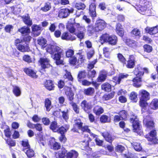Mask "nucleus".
<instances>
[{
	"mask_svg": "<svg viewBox=\"0 0 158 158\" xmlns=\"http://www.w3.org/2000/svg\"><path fill=\"white\" fill-rule=\"evenodd\" d=\"M139 101V105L140 107L141 111L146 108L148 105L147 101L150 98V93L144 89H141L138 92V94Z\"/></svg>",
	"mask_w": 158,
	"mask_h": 158,
	"instance_id": "7ed1b4c3",
	"label": "nucleus"
},
{
	"mask_svg": "<svg viewBox=\"0 0 158 158\" xmlns=\"http://www.w3.org/2000/svg\"><path fill=\"white\" fill-rule=\"evenodd\" d=\"M6 143L8 144L9 148L15 147L16 146V141L13 140L10 138L5 139Z\"/></svg>",
	"mask_w": 158,
	"mask_h": 158,
	"instance_id": "6e6d98bb",
	"label": "nucleus"
},
{
	"mask_svg": "<svg viewBox=\"0 0 158 158\" xmlns=\"http://www.w3.org/2000/svg\"><path fill=\"white\" fill-rule=\"evenodd\" d=\"M106 73L103 72L99 74L97 78V81L98 82H102L105 81L107 77Z\"/></svg>",
	"mask_w": 158,
	"mask_h": 158,
	"instance_id": "3c124183",
	"label": "nucleus"
},
{
	"mask_svg": "<svg viewBox=\"0 0 158 158\" xmlns=\"http://www.w3.org/2000/svg\"><path fill=\"white\" fill-rule=\"evenodd\" d=\"M136 62L135 57L134 55H129L128 60L125 62L123 66H125L128 69H131L133 68L135 65Z\"/></svg>",
	"mask_w": 158,
	"mask_h": 158,
	"instance_id": "ddd939ff",
	"label": "nucleus"
},
{
	"mask_svg": "<svg viewBox=\"0 0 158 158\" xmlns=\"http://www.w3.org/2000/svg\"><path fill=\"white\" fill-rule=\"evenodd\" d=\"M26 154L28 158H31L34 157L35 156V152L34 150L31 147L26 149L25 151Z\"/></svg>",
	"mask_w": 158,
	"mask_h": 158,
	"instance_id": "09e8293b",
	"label": "nucleus"
},
{
	"mask_svg": "<svg viewBox=\"0 0 158 158\" xmlns=\"http://www.w3.org/2000/svg\"><path fill=\"white\" fill-rule=\"evenodd\" d=\"M74 53V51L71 49L69 48L65 52V56L67 58H71L73 56Z\"/></svg>",
	"mask_w": 158,
	"mask_h": 158,
	"instance_id": "0e129e2a",
	"label": "nucleus"
},
{
	"mask_svg": "<svg viewBox=\"0 0 158 158\" xmlns=\"http://www.w3.org/2000/svg\"><path fill=\"white\" fill-rule=\"evenodd\" d=\"M69 64L72 66H74L79 64V60L75 56L69 58Z\"/></svg>",
	"mask_w": 158,
	"mask_h": 158,
	"instance_id": "ea45409f",
	"label": "nucleus"
},
{
	"mask_svg": "<svg viewBox=\"0 0 158 158\" xmlns=\"http://www.w3.org/2000/svg\"><path fill=\"white\" fill-rule=\"evenodd\" d=\"M137 94L135 91L131 92L129 95V99L133 101L134 102H136L137 101Z\"/></svg>",
	"mask_w": 158,
	"mask_h": 158,
	"instance_id": "603ef678",
	"label": "nucleus"
},
{
	"mask_svg": "<svg viewBox=\"0 0 158 158\" xmlns=\"http://www.w3.org/2000/svg\"><path fill=\"white\" fill-rule=\"evenodd\" d=\"M129 121L132 124V130L135 132L138 133L140 130V124L138 119L136 116L133 115L129 119Z\"/></svg>",
	"mask_w": 158,
	"mask_h": 158,
	"instance_id": "1a4fd4ad",
	"label": "nucleus"
},
{
	"mask_svg": "<svg viewBox=\"0 0 158 158\" xmlns=\"http://www.w3.org/2000/svg\"><path fill=\"white\" fill-rule=\"evenodd\" d=\"M47 52L52 55H54L53 59L56 61L57 65L63 64V61L60 60L61 56L63 55V50L60 47L53 45H51L47 48Z\"/></svg>",
	"mask_w": 158,
	"mask_h": 158,
	"instance_id": "f03ea898",
	"label": "nucleus"
},
{
	"mask_svg": "<svg viewBox=\"0 0 158 158\" xmlns=\"http://www.w3.org/2000/svg\"><path fill=\"white\" fill-rule=\"evenodd\" d=\"M76 8L78 10H84L86 7L85 5L83 3L81 2H78L76 3L75 4Z\"/></svg>",
	"mask_w": 158,
	"mask_h": 158,
	"instance_id": "e2e57ef3",
	"label": "nucleus"
},
{
	"mask_svg": "<svg viewBox=\"0 0 158 158\" xmlns=\"http://www.w3.org/2000/svg\"><path fill=\"white\" fill-rule=\"evenodd\" d=\"M48 144L50 148L54 150H58L61 147L60 143L56 141L54 137H52L50 139Z\"/></svg>",
	"mask_w": 158,
	"mask_h": 158,
	"instance_id": "f8f14e48",
	"label": "nucleus"
},
{
	"mask_svg": "<svg viewBox=\"0 0 158 158\" xmlns=\"http://www.w3.org/2000/svg\"><path fill=\"white\" fill-rule=\"evenodd\" d=\"M23 40L19 38L16 39L14 41V44L16 48L20 52H29L31 51L30 47L28 44L26 45L22 44Z\"/></svg>",
	"mask_w": 158,
	"mask_h": 158,
	"instance_id": "0eeeda50",
	"label": "nucleus"
},
{
	"mask_svg": "<svg viewBox=\"0 0 158 158\" xmlns=\"http://www.w3.org/2000/svg\"><path fill=\"white\" fill-rule=\"evenodd\" d=\"M133 72L136 76L142 77L143 76L144 72L148 73L149 71L148 68L146 67L143 68L140 64H138L135 68Z\"/></svg>",
	"mask_w": 158,
	"mask_h": 158,
	"instance_id": "9b49d317",
	"label": "nucleus"
},
{
	"mask_svg": "<svg viewBox=\"0 0 158 158\" xmlns=\"http://www.w3.org/2000/svg\"><path fill=\"white\" fill-rule=\"evenodd\" d=\"M59 126L57 121H53L50 123L49 128L53 132H56Z\"/></svg>",
	"mask_w": 158,
	"mask_h": 158,
	"instance_id": "a19ab883",
	"label": "nucleus"
},
{
	"mask_svg": "<svg viewBox=\"0 0 158 158\" xmlns=\"http://www.w3.org/2000/svg\"><path fill=\"white\" fill-rule=\"evenodd\" d=\"M64 80H59L57 83V86L59 89H61L63 88L65 85V82H67L68 81H66V79H67L68 81H70L68 83V85H72V84L71 82H73V78L70 72H67L63 77Z\"/></svg>",
	"mask_w": 158,
	"mask_h": 158,
	"instance_id": "6e6552de",
	"label": "nucleus"
},
{
	"mask_svg": "<svg viewBox=\"0 0 158 158\" xmlns=\"http://www.w3.org/2000/svg\"><path fill=\"white\" fill-rule=\"evenodd\" d=\"M21 144L22 146L24 148L22 150L24 152H25L27 149L30 148L31 147V146L29 144L28 141V140L26 141H22Z\"/></svg>",
	"mask_w": 158,
	"mask_h": 158,
	"instance_id": "680f3d73",
	"label": "nucleus"
},
{
	"mask_svg": "<svg viewBox=\"0 0 158 158\" xmlns=\"http://www.w3.org/2000/svg\"><path fill=\"white\" fill-rule=\"evenodd\" d=\"M44 85L46 89L49 91L54 90L55 89V86L52 80H46L44 82Z\"/></svg>",
	"mask_w": 158,
	"mask_h": 158,
	"instance_id": "5701e85b",
	"label": "nucleus"
},
{
	"mask_svg": "<svg viewBox=\"0 0 158 158\" xmlns=\"http://www.w3.org/2000/svg\"><path fill=\"white\" fill-rule=\"evenodd\" d=\"M64 91L65 94L68 97L69 100L71 102H73L74 99V94L71 88L68 86H65Z\"/></svg>",
	"mask_w": 158,
	"mask_h": 158,
	"instance_id": "412c9836",
	"label": "nucleus"
},
{
	"mask_svg": "<svg viewBox=\"0 0 158 158\" xmlns=\"http://www.w3.org/2000/svg\"><path fill=\"white\" fill-rule=\"evenodd\" d=\"M89 13L92 19H94L96 17V6L94 3H91L89 5Z\"/></svg>",
	"mask_w": 158,
	"mask_h": 158,
	"instance_id": "4be33fe9",
	"label": "nucleus"
},
{
	"mask_svg": "<svg viewBox=\"0 0 158 158\" xmlns=\"http://www.w3.org/2000/svg\"><path fill=\"white\" fill-rule=\"evenodd\" d=\"M96 75V73L95 70L93 69L92 70H89L88 71L87 76L88 77L91 78L93 80V78L95 77Z\"/></svg>",
	"mask_w": 158,
	"mask_h": 158,
	"instance_id": "69168bd1",
	"label": "nucleus"
},
{
	"mask_svg": "<svg viewBox=\"0 0 158 158\" xmlns=\"http://www.w3.org/2000/svg\"><path fill=\"white\" fill-rule=\"evenodd\" d=\"M18 31L22 34L28 35L30 32V29L25 26L23 27L18 30Z\"/></svg>",
	"mask_w": 158,
	"mask_h": 158,
	"instance_id": "79ce46f5",
	"label": "nucleus"
},
{
	"mask_svg": "<svg viewBox=\"0 0 158 158\" xmlns=\"http://www.w3.org/2000/svg\"><path fill=\"white\" fill-rule=\"evenodd\" d=\"M68 151L64 147H62L61 150L56 154V158H77L79 154L77 151L74 150Z\"/></svg>",
	"mask_w": 158,
	"mask_h": 158,
	"instance_id": "20e7f679",
	"label": "nucleus"
},
{
	"mask_svg": "<svg viewBox=\"0 0 158 158\" xmlns=\"http://www.w3.org/2000/svg\"><path fill=\"white\" fill-rule=\"evenodd\" d=\"M93 113L96 116H99L104 112L103 108L99 105L95 106L93 108Z\"/></svg>",
	"mask_w": 158,
	"mask_h": 158,
	"instance_id": "cd10ccee",
	"label": "nucleus"
},
{
	"mask_svg": "<svg viewBox=\"0 0 158 158\" xmlns=\"http://www.w3.org/2000/svg\"><path fill=\"white\" fill-rule=\"evenodd\" d=\"M37 44L41 46L42 49H44L47 46V41L43 37H40L37 40Z\"/></svg>",
	"mask_w": 158,
	"mask_h": 158,
	"instance_id": "72a5a7b5",
	"label": "nucleus"
},
{
	"mask_svg": "<svg viewBox=\"0 0 158 158\" xmlns=\"http://www.w3.org/2000/svg\"><path fill=\"white\" fill-rule=\"evenodd\" d=\"M101 135L106 141L112 144L114 139L113 138L111 135L108 131L104 132L101 133Z\"/></svg>",
	"mask_w": 158,
	"mask_h": 158,
	"instance_id": "c85d7f7f",
	"label": "nucleus"
},
{
	"mask_svg": "<svg viewBox=\"0 0 158 158\" xmlns=\"http://www.w3.org/2000/svg\"><path fill=\"white\" fill-rule=\"evenodd\" d=\"M69 125L68 124L65 125L64 127L61 126L60 127H58L56 132H57L60 134V135L65 134L69 130Z\"/></svg>",
	"mask_w": 158,
	"mask_h": 158,
	"instance_id": "c756f323",
	"label": "nucleus"
},
{
	"mask_svg": "<svg viewBox=\"0 0 158 158\" xmlns=\"http://www.w3.org/2000/svg\"><path fill=\"white\" fill-rule=\"evenodd\" d=\"M148 118L143 121V124L145 127L146 131H149L145 135V137L148 141L152 142L154 144H158V139L156 137L157 131L155 128L154 119L150 116H148Z\"/></svg>",
	"mask_w": 158,
	"mask_h": 158,
	"instance_id": "f257e3e1",
	"label": "nucleus"
},
{
	"mask_svg": "<svg viewBox=\"0 0 158 158\" xmlns=\"http://www.w3.org/2000/svg\"><path fill=\"white\" fill-rule=\"evenodd\" d=\"M86 76V73L85 71H81L79 72L77 75L78 81L79 82L82 79L85 77Z\"/></svg>",
	"mask_w": 158,
	"mask_h": 158,
	"instance_id": "864d4df0",
	"label": "nucleus"
},
{
	"mask_svg": "<svg viewBox=\"0 0 158 158\" xmlns=\"http://www.w3.org/2000/svg\"><path fill=\"white\" fill-rule=\"evenodd\" d=\"M36 139L40 146H44L45 145V142L44 140L42 135L41 133H37Z\"/></svg>",
	"mask_w": 158,
	"mask_h": 158,
	"instance_id": "c9c22d12",
	"label": "nucleus"
},
{
	"mask_svg": "<svg viewBox=\"0 0 158 158\" xmlns=\"http://www.w3.org/2000/svg\"><path fill=\"white\" fill-rule=\"evenodd\" d=\"M22 59L23 61L28 63L30 64L32 62V60L31 56L29 55L25 54L24 55Z\"/></svg>",
	"mask_w": 158,
	"mask_h": 158,
	"instance_id": "4d7b16f0",
	"label": "nucleus"
},
{
	"mask_svg": "<svg viewBox=\"0 0 158 158\" xmlns=\"http://www.w3.org/2000/svg\"><path fill=\"white\" fill-rule=\"evenodd\" d=\"M110 117L105 114H102L100 117V121L102 123H110Z\"/></svg>",
	"mask_w": 158,
	"mask_h": 158,
	"instance_id": "37998d69",
	"label": "nucleus"
},
{
	"mask_svg": "<svg viewBox=\"0 0 158 158\" xmlns=\"http://www.w3.org/2000/svg\"><path fill=\"white\" fill-rule=\"evenodd\" d=\"M83 93L86 96H92L95 93V89L93 87H89L84 89Z\"/></svg>",
	"mask_w": 158,
	"mask_h": 158,
	"instance_id": "473e14b6",
	"label": "nucleus"
},
{
	"mask_svg": "<svg viewBox=\"0 0 158 158\" xmlns=\"http://www.w3.org/2000/svg\"><path fill=\"white\" fill-rule=\"evenodd\" d=\"M61 38L63 40L71 41L74 40L76 39L75 36L72 35L67 31L64 32L62 33Z\"/></svg>",
	"mask_w": 158,
	"mask_h": 158,
	"instance_id": "b1692460",
	"label": "nucleus"
},
{
	"mask_svg": "<svg viewBox=\"0 0 158 158\" xmlns=\"http://www.w3.org/2000/svg\"><path fill=\"white\" fill-rule=\"evenodd\" d=\"M86 28L87 34L89 36H92L97 32L95 26H94L93 24L88 25Z\"/></svg>",
	"mask_w": 158,
	"mask_h": 158,
	"instance_id": "393cba45",
	"label": "nucleus"
},
{
	"mask_svg": "<svg viewBox=\"0 0 158 158\" xmlns=\"http://www.w3.org/2000/svg\"><path fill=\"white\" fill-rule=\"evenodd\" d=\"M79 130H80L82 133L87 132L88 133H90V131H91L90 129L89 128V126L86 125L83 126V125Z\"/></svg>",
	"mask_w": 158,
	"mask_h": 158,
	"instance_id": "338daca9",
	"label": "nucleus"
},
{
	"mask_svg": "<svg viewBox=\"0 0 158 158\" xmlns=\"http://www.w3.org/2000/svg\"><path fill=\"white\" fill-rule=\"evenodd\" d=\"M133 82V85L134 86L138 88L140 87L142 84L141 82H142V77L136 76L132 80Z\"/></svg>",
	"mask_w": 158,
	"mask_h": 158,
	"instance_id": "a878e982",
	"label": "nucleus"
},
{
	"mask_svg": "<svg viewBox=\"0 0 158 158\" xmlns=\"http://www.w3.org/2000/svg\"><path fill=\"white\" fill-rule=\"evenodd\" d=\"M44 103L46 110L48 112L51 109L52 103L51 100L49 98H46L45 100Z\"/></svg>",
	"mask_w": 158,
	"mask_h": 158,
	"instance_id": "a18cd8bd",
	"label": "nucleus"
},
{
	"mask_svg": "<svg viewBox=\"0 0 158 158\" xmlns=\"http://www.w3.org/2000/svg\"><path fill=\"white\" fill-rule=\"evenodd\" d=\"M115 30L118 35L121 37H123V36L125 31L120 24L118 23L117 24Z\"/></svg>",
	"mask_w": 158,
	"mask_h": 158,
	"instance_id": "2f4dec72",
	"label": "nucleus"
},
{
	"mask_svg": "<svg viewBox=\"0 0 158 158\" xmlns=\"http://www.w3.org/2000/svg\"><path fill=\"white\" fill-rule=\"evenodd\" d=\"M51 9V6L50 2H47L45 3L44 6L41 8L40 10L46 12L49 10Z\"/></svg>",
	"mask_w": 158,
	"mask_h": 158,
	"instance_id": "5fc2aeb1",
	"label": "nucleus"
},
{
	"mask_svg": "<svg viewBox=\"0 0 158 158\" xmlns=\"http://www.w3.org/2000/svg\"><path fill=\"white\" fill-rule=\"evenodd\" d=\"M74 10V9L72 8H71L70 9L67 8L61 9L59 11V16L61 18H66L70 13H73Z\"/></svg>",
	"mask_w": 158,
	"mask_h": 158,
	"instance_id": "6ab92c4d",
	"label": "nucleus"
},
{
	"mask_svg": "<svg viewBox=\"0 0 158 158\" xmlns=\"http://www.w3.org/2000/svg\"><path fill=\"white\" fill-rule=\"evenodd\" d=\"M118 114L122 118V120H126L128 114L127 110H122L120 111Z\"/></svg>",
	"mask_w": 158,
	"mask_h": 158,
	"instance_id": "49530a36",
	"label": "nucleus"
},
{
	"mask_svg": "<svg viewBox=\"0 0 158 158\" xmlns=\"http://www.w3.org/2000/svg\"><path fill=\"white\" fill-rule=\"evenodd\" d=\"M158 109V99L154 98L149 103H148L146 108L143 109L141 111L142 113H146L148 114H152L153 112L152 110H156Z\"/></svg>",
	"mask_w": 158,
	"mask_h": 158,
	"instance_id": "423d86ee",
	"label": "nucleus"
},
{
	"mask_svg": "<svg viewBox=\"0 0 158 158\" xmlns=\"http://www.w3.org/2000/svg\"><path fill=\"white\" fill-rule=\"evenodd\" d=\"M80 105L81 108L87 113H89L93 107L91 103L88 102L86 100H83L81 102Z\"/></svg>",
	"mask_w": 158,
	"mask_h": 158,
	"instance_id": "f3484780",
	"label": "nucleus"
},
{
	"mask_svg": "<svg viewBox=\"0 0 158 158\" xmlns=\"http://www.w3.org/2000/svg\"><path fill=\"white\" fill-rule=\"evenodd\" d=\"M117 58L118 61L123 65L125 64L127 59L121 53H119L117 54Z\"/></svg>",
	"mask_w": 158,
	"mask_h": 158,
	"instance_id": "c03bdc74",
	"label": "nucleus"
},
{
	"mask_svg": "<svg viewBox=\"0 0 158 158\" xmlns=\"http://www.w3.org/2000/svg\"><path fill=\"white\" fill-rule=\"evenodd\" d=\"M74 123L73 127L71 129V131L73 132L79 133V130L82 127L83 123L80 118H76L74 120Z\"/></svg>",
	"mask_w": 158,
	"mask_h": 158,
	"instance_id": "2eb2a0df",
	"label": "nucleus"
},
{
	"mask_svg": "<svg viewBox=\"0 0 158 158\" xmlns=\"http://www.w3.org/2000/svg\"><path fill=\"white\" fill-rule=\"evenodd\" d=\"M115 92L113 91L110 93L105 94L102 97V99L104 101H108L112 99L114 96Z\"/></svg>",
	"mask_w": 158,
	"mask_h": 158,
	"instance_id": "4c0bfd02",
	"label": "nucleus"
},
{
	"mask_svg": "<svg viewBox=\"0 0 158 158\" xmlns=\"http://www.w3.org/2000/svg\"><path fill=\"white\" fill-rule=\"evenodd\" d=\"M13 92L14 94L17 97L19 96L21 94V91L20 88L17 86L13 87Z\"/></svg>",
	"mask_w": 158,
	"mask_h": 158,
	"instance_id": "bf43d9fd",
	"label": "nucleus"
},
{
	"mask_svg": "<svg viewBox=\"0 0 158 158\" xmlns=\"http://www.w3.org/2000/svg\"><path fill=\"white\" fill-rule=\"evenodd\" d=\"M75 27L73 26V23H68L66 26L67 29L71 33H75L77 31V27Z\"/></svg>",
	"mask_w": 158,
	"mask_h": 158,
	"instance_id": "de8ad7c7",
	"label": "nucleus"
},
{
	"mask_svg": "<svg viewBox=\"0 0 158 158\" xmlns=\"http://www.w3.org/2000/svg\"><path fill=\"white\" fill-rule=\"evenodd\" d=\"M95 26L98 32L103 30L106 27V23L103 20L99 19L96 20L95 23Z\"/></svg>",
	"mask_w": 158,
	"mask_h": 158,
	"instance_id": "a211bd4d",
	"label": "nucleus"
},
{
	"mask_svg": "<svg viewBox=\"0 0 158 158\" xmlns=\"http://www.w3.org/2000/svg\"><path fill=\"white\" fill-rule=\"evenodd\" d=\"M101 88L105 92H109L111 90V85L109 83L106 82L101 85Z\"/></svg>",
	"mask_w": 158,
	"mask_h": 158,
	"instance_id": "f704fd0d",
	"label": "nucleus"
},
{
	"mask_svg": "<svg viewBox=\"0 0 158 158\" xmlns=\"http://www.w3.org/2000/svg\"><path fill=\"white\" fill-rule=\"evenodd\" d=\"M69 104L72 107L73 109L74 112L77 114H79L80 113V109L77 103L73 102H69Z\"/></svg>",
	"mask_w": 158,
	"mask_h": 158,
	"instance_id": "8fccbe9b",
	"label": "nucleus"
},
{
	"mask_svg": "<svg viewBox=\"0 0 158 158\" xmlns=\"http://www.w3.org/2000/svg\"><path fill=\"white\" fill-rule=\"evenodd\" d=\"M97 59H96L91 61H89L87 65L88 70H92L94 67L95 64L97 63Z\"/></svg>",
	"mask_w": 158,
	"mask_h": 158,
	"instance_id": "13d9d810",
	"label": "nucleus"
},
{
	"mask_svg": "<svg viewBox=\"0 0 158 158\" xmlns=\"http://www.w3.org/2000/svg\"><path fill=\"white\" fill-rule=\"evenodd\" d=\"M125 44L129 47L134 48L136 46V42L134 40L130 38H127L125 40Z\"/></svg>",
	"mask_w": 158,
	"mask_h": 158,
	"instance_id": "58836bf2",
	"label": "nucleus"
},
{
	"mask_svg": "<svg viewBox=\"0 0 158 158\" xmlns=\"http://www.w3.org/2000/svg\"><path fill=\"white\" fill-rule=\"evenodd\" d=\"M131 36L135 38H139L141 37V33L140 30L137 28H134L130 32Z\"/></svg>",
	"mask_w": 158,
	"mask_h": 158,
	"instance_id": "e433bc0d",
	"label": "nucleus"
},
{
	"mask_svg": "<svg viewBox=\"0 0 158 158\" xmlns=\"http://www.w3.org/2000/svg\"><path fill=\"white\" fill-rule=\"evenodd\" d=\"M41 27L36 24H34L32 27V31L34 36H37L41 33Z\"/></svg>",
	"mask_w": 158,
	"mask_h": 158,
	"instance_id": "7c9ffc66",
	"label": "nucleus"
},
{
	"mask_svg": "<svg viewBox=\"0 0 158 158\" xmlns=\"http://www.w3.org/2000/svg\"><path fill=\"white\" fill-rule=\"evenodd\" d=\"M92 141V139L88 134L84 135V139L80 142L81 147L84 149H87L89 148V143Z\"/></svg>",
	"mask_w": 158,
	"mask_h": 158,
	"instance_id": "dca6fc26",
	"label": "nucleus"
},
{
	"mask_svg": "<svg viewBox=\"0 0 158 158\" xmlns=\"http://www.w3.org/2000/svg\"><path fill=\"white\" fill-rule=\"evenodd\" d=\"M50 60L47 58L41 57L38 61L39 63L41 66V69L44 70L46 69H48L51 66L50 64Z\"/></svg>",
	"mask_w": 158,
	"mask_h": 158,
	"instance_id": "4468645a",
	"label": "nucleus"
},
{
	"mask_svg": "<svg viewBox=\"0 0 158 158\" xmlns=\"http://www.w3.org/2000/svg\"><path fill=\"white\" fill-rule=\"evenodd\" d=\"M75 26L77 27V31L74 33V34L81 40L84 38V31L86 30L85 27L81 26L79 23H75Z\"/></svg>",
	"mask_w": 158,
	"mask_h": 158,
	"instance_id": "9d476101",
	"label": "nucleus"
},
{
	"mask_svg": "<svg viewBox=\"0 0 158 158\" xmlns=\"http://www.w3.org/2000/svg\"><path fill=\"white\" fill-rule=\"evenodd\" d=\"M21 18L22 19L24 23L27 26L30 27L32 24V20L30 18V16L28 14L21 16Z\"/></svg>",
	"mask_w": 158,
	"mask_h": 158,
	"instance_id": "bb28decb",
	"label": "nucleus"
},
{
	"mask_svg": "<svg viewBox=\"0 0 158 158\" xmlns=\"http://www.w3.org/2000/svg\"><path fill=\"white\" fill-rule=\"evenodd\" d=\"M31 67H26L23 69L24 73L28 76L33 78H37L38 76L36 74L37 71L31 69Z\"/></svg>",
	"mask_w": 158,
	"mask_h": 158,
	"instance_id": "aec40b11",
	"label": "nucleus"
},
{
	"mask_svg": "<svg viewBox=\"0 0 158 158\" xmlns=\"http://www.w3.org/2000/svg\"><path fill=\"white\" fill-rule=\"evenodd\" d=\"M103 54L105 57L108 58H110V48L107 47H104L103 48Z\"/></svg>",
	"mask_w": 158,
	"mask_h": 158,
	"instance_id": "052dcab7",
	"label": "nucleus"
},
{
	"mask_svg": "<svg viewBox=\"0 0 158 158\" xmlns=\"http://www.w3.org/2000/svg\"><path fill=\"white\" fill-rule=\"evenodd\" d=\"M100 40L112 46L116 45L118 40V37L115 35H110L106 33L103 34L101 35Z\"/></svg>",
	"mask_w": 158,
	"mask_h": 158,
	"instance_id": "39448f33",
	"label": "nucleus"
},
{
	"mask_svg": "<svg viewBox=\"0 0 158 158\" xmlns=\"http://www.w3.org/2000/svg\"><path fill=\"white\" fill-rule=\"evenodd\" d=\"M69 110L67 109L66 111H63L61 112L62 117L66 121H67L69 119Z\"/></svg>",
	"mask_w": 158,
	"mask_h": 158,
	"instance_id": "774afa93",
	"label": "nucleus"
}]
</instances>
